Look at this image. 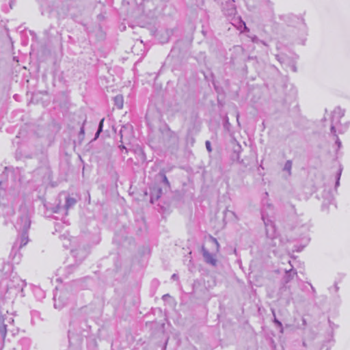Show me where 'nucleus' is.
<instances>
[{"instance_id": "f257e3e1", "label": "nucleus", "mask_w": 350, "mask_h": 350, "mask_svg": "<svg viewBox=\"0 0 350 350\" xmlns=\"http://www.w3.org/2000/svg\"><path fill=\"white\" fill-rule=\"evenodd\" d=\"M266 230V245L268 249L275 252L278 248L282 246V242L275 231V227L269 219H266L264 215H262Z\"/></svg>"}, {"instance_id": "f03ea898", "label": "nucleus", "mask_w": 350, "mask_h": 350, "mask_svg": "<svg viewBox=\"0 0 350 350\" xmlns=\"http://www.w3.org/2000/svg\"><path fill=\"white\" fill-rule=\"evenodd\" d=\"M345 116V110L340 107H336L333 111L332 124H331V133L336 136V144L338 147H340L341 142L337 136L336 132L339 133H343L347 129L349 124H346L342 126L340 124V119Z\"/></svg>"}, {"instance_id": "7ed1b4c3", "label": "nucleus", "mask_w": 350, "mask_h": 350, "mask_svg": "<svg viewBox=\"0 0 350 350\" xmlns=\"http://www.w3.org/2000/svg\"><path fill=\"white\" fill-rule=\"evenodd\" d=\"M31 221L27 211H24L18 219L15 228L18 232L27 231L30 227Z\"/></svg>"}, {"instance_id": "20e7f679", "label": "nucleus", "mask_w": 350, "mask_h": 350, "mask_svg": "<svg viewBox=\"0 0 350 350\" xmlns=\"http://www.w3.org/2000/svg\"><path fill=\"white\" fill-rule=\"evenodd\" d=\"M67 293L60 292L58 295L57 292L54 295V307L57 309H62L68 302Z\"/></svg>"}, {"instance_id": "39448f33", "label": "nucleus", "mask_w": 350, "mask_h": 350, "mask_svg": "<svg viewBox=\"0 0 350 350\" xmlns=\"http://www.w3.org/2000/svg\"><path fill=\"white\" fill-rule=\"evenodd\" d=\"M21 236L14 242L13 247L14 249L20 250L23 246L26 245L29 241L27 231L21 232Z\"/></svg>"}, {"instance_id": "423d86ee", "label": "nucleus", "mask_w": 350, "mask_h": 350, "mask_svg": "<svg viewBox=\"0 0 350 350\" xmlns=\"http://www.w3.org/2000/svg\"><path fill=\"white\" fill-rule=\"evenodd\" d=\"M202 252L204 259V261L213 267L217 265V259L215 256L211 254L204 247H202Z\"/></svg>"}, {"instance_id": "0eeeda50", "label": "nucleus", "mask_w": 350, "mask_h": 350, "mask_svg": "<svg viewBox=\"0 0 350 350\" xmlns=\"http://www.w3.org/2000/svg\"><path fill=\"white\" fill-rule=\"evenodd\" d=\"M222 10L226 15H233L236 12L233 0L224 1L223 5H221Z\"/></svg>"}, {"instance_id": "6e6552de", "label": "nucleus", "mask_w": 350, "mask_h": 350, "mask_svg": "<svg viewBox=\"0 0 350 350\" xmlns=\"http://www.w3.org/2000/svg\"><path fill=\"white\" fill-rule=\"evenodd\" d=\"M114 103L118 109H122L123 107V104H124L122 96H121V95L116 96L114 98Z\"/></svg>"}, {"instance_id": "1a4fd4ad", "label": "nucleus", "mask_w": 350, "mask_h": 350, "mask_svg": "<svg viewBox=\"0 0 350 350\" xmlns=\"http://www.w3.org/2000/svg\"><path fill=\"white\" fill-rule=\"evenodd\" d=\"M77 201L73 198L68 197L66 200L65 204V208L66 210L69 209L70 208L72 207L75 204Z\"/></svg>"}, {"instance_id": "9d476101", "label": "nucleus", "mask_w": 350, "mask_h": 350, "mask_svg": "<svg viewBox=\"0 0 350 350\" xmlns=\"http://www.w3.org/2000/svg\"><path fill=\"white\" fill-rule=\"evenodd\" d=\"M285 282L288 283L291 280V278L295 275H297L295 270L290 269L288 271H286Z\"/></svg>"}, {"instance_id": "9b49d317", "label": "nucleus", "mask_w": 350, "mask_h": 350, "mask_svg": "<svg viewBox=\"0 0 350 350\" xmlns=\"http://www.w3.org/2000/svg\"><path fill=\"white\" fill-rule=\"evenodd\" d=\"M291 168H292V161H290V160H288L285 164H284V171H286L288 172V174L290 175L291 174Z\"/></svg>"}, {"instance_id": "f8f14e48", "label": "nucleus", "mask_w": 350, "mask_h": 350, "mask_svg": "<svg viewBox=\"0 0 350 350\" xmlns=\"http://www.w3.org/2000/svg\"><path fill=\"white\" fill-rule=\"evenodd\" d=\"M103 122H104V118H103L100 122H99V125H98V131L95 135V138H97L99 135V134L100 133V132L103 131Z\"/></svg>"}, {"instance_id": "ddd939ff", "label": "nucleus", "mask_w": 350, "mask_h": 350, "mask_svg": "<svg viewBox=\"0 0 350 350\" xmlns=\"http://www.w3.org/2000/svg\"><path fill=\"white\" fill-rule=\"evenodd\" d=\"M341 173H342V170L340 169V170H339L338 172L336 174V185H335L336 188L338 187L340 185V178Z\"/></svg>"}, {"instance_id": "4468645a", "label": "nucleus", "mask_w": 350, "mask_h": 350, "mask_svg": "<svg viewBox=\"0 0 350 350\" xmlns=\"http://www.w3.org/2000/svg\"><path fill=\"white\" fill-rule=\"evenodd\" d=\"M272 313L274 317V319H273L274 323L276 325L277 327H282V323L276 319L275 311L273 310H272Z\"/></svg>"}, {"instance_id": "2eb2a0df", "label": "nucleus", "mask_w": 350, "mask_h": 350, "mask_svg": "<svg viewBox=\"0 0 350 350\" xmlns=\"http://www.w3.org/2000/svg\"><path fill=\"white\" fill-rule=\"evenodd\" d=\"M228 213L231 214L232 215H233V216L235 217V219H236L237 220H238V219H238V217H237V215L235 214V213H234V212H233V211H232L226 210V211H225V214H226V215H227Z\"/></svg>"}, {"instance_id": "dca6fc26", "label": "nucleus", "mask_w": 350, "mask_h": 350, "mask_svg": "<svg viewBox=\"0 0 350 350\" xmlns=\"http://www.w3.org/2000/svg\"><path fill=\"white\" fill-rule=\"evenodd\" d=\"M206 148L209 152H211L212 151L211 142L209 141L206 142Z\"/></svg>"}, {"instance_id": "f3484780", "label": "nucleus", "mask_w": 350, "mask_h": 350, "mask_svg": "<svg viewBox=\"0 0 350 350\" xmlns=\"http://www.w3.org/2000/svg\"><path fill=\"white\" fill-rule=\"evenodd\" d=\"M213 240L215 243V244L217 245V250L218 251L219 250V244L217 242V241L216 240V239L213 238Z\"/></svg>"}, {"instance_id": "a211bd4d", "label": "nucleus", "mask_w": 350, "mask_h": 350, "mask_svg": "<svg viewBox=\"0 0 350 350\" xmlns=\"http://www.w3.org/2000/svg\"><path fill=\"white\" fill-rule=\"evenodd\" d=\"M240 149H241V146L239 145L238 146V150H235V152H239V150ZM239 159V153H237V159Z\"/></svg>"}, {"instance_id": "6ab92c4d", "label": "nucleus", "mask_w": 350, "mask_h": 350, "mask_svg": "<svg viewBox=\"0 0 350 350\" xmlns=\"http://www.w3.org/2000/svg\"><path fill=\"white\" fill-rule=\"evenodd\" d=\"M157 193H157V196H156V199H158V198H159V194L161 193V189H159L158 190Z\"/></svg>"}, {"instance_id": "aec40b11", "label": "nucleus", "mask_w": 350, "mask_h": 350, "mask_svg": "<svg viewBox=\"0 0 350 350\" xmlns=\"http://www.w3.org/2000/svg\"><path fill=\"white\" fill-rule=\"evenodd\" d=\"M163 181L167 184L169 185V182L167 180V178L165 176H163Z\"/></svg>"}, {"instance_id": "412c9836", "label": "nucleus", "mask_w": 350, "mask_h": 350, "mask_svg": "<svg viewBox=\"0 0 350 350\" xmlns=\"http://www.w3.org/2000/svg\"><path fill=\"white\" fill-rule=\"evenodd\" d=\"M84 127L83 126L81 128V130H80V134L81 135H84Z\"/></svg>"}, {"instance_id": "4be33fe9", "label": "nucleus", "mask_w": 350, "mask_h": 350, "mask_svg": "<svg viewBox=\"0 0 350 350\" xmlns=\"http://www.w3.org/2000/svg\"><path fill=\"white\" fill-rule=\"evenodd\" d=\"M177 278H178V275L174 273L172 275V279L175 280H177Z\"/></svg>"}, {"instance_id": "5701e85b", "label": "nucleus", "mask_w": 350, "mask_h": 350, "mask_svg": "<svg viewBox=\"0 0 350 350\" xmlns=\"http://www.w3.org/2000/svg\"><path fill=\"white\" fill-rule=\"evenodd\" d=\"M279 329H280V332L281 334H283L284 333V328H283V326L282 325V327H278Z\"/></svg>"}, {"instance_id": "b1692460", "label": "nucleus", "mask_w": 350, "mask_h": 350, "mask_svg": "<svg viewBox=\"0 0 350 350\" xmlns=\"http://www.w3.org/2000/svg\"><path fill=\"white\" fill-rule=\"evenodd\" d=\"M153 198H154V194L152 193V196H151V202H152Z\"/></svg>"}, {"instance_id": "393cba45", "label": "nucleus", "mask_w": 350, "mask_h": 350, "mask_svg": "<svg viewBox=\"0 0 350 350\" xmlns=\"http://www.w3.org/2000/svg\"><path fill=\"white\" fill-rule=\"evenodd\" d=\"M239 113H237V121H239Z\"/></svg>"}, {"instance_id": "a878e982", "label": "nucleus", "mask_w": 350, "mask_h": 350, "mask_svg": "<svg viewBox=\"0 0 350 350\" xmlns=\"http://www.w3.org/2000/svg\"><path fill=\"white\" fill-rule=\"evenodd\" d=\"M243 25H244V28L247 29V27H246V25H245V24L244 23H243Z\"/></svg>"}, {"instance_id": "bb28decb", "label": "nucleus", "mask_w": 350, "mask_h": 350, "mask_svg": "<svg viewBox=\"0 0 350 350\" xmlns=\"http://www.w3.org/2000/svg\"><path fill=\"white\" fill-rule=\"evenodd\" d=\"M256 40H257V38H254V39L253 40V42H256Z\"/></svg>"}, {"instance_id": "cd10ccee", "label": "nucleus", "mask_w": 350, "mask_h": 350, "mask_svg": "<svg viewBox=\"0 0 350 350\" xmlns=\"http://www.w3.org/2000/svg\"><path fill=\"white\" fill-rule=\"evenodd\" d=\"M122 131L121 130V131H120L121 137H122Z\"/></svg>"}, {"instance_id": "c85d7f7f", "label": "nucleus", "mask_w": 350, "mask_h": 350, "mask_svg": "<svg viewBox=\"0 0 350 350\" xmlns=\"http://www.w3.org/2000/svg\"><path fill=\"white\" fill-rule=\"evenodd\" d=\"M303 345H304V346H306V343H305V342H303Z\"/></svg>"}]
</instances>
